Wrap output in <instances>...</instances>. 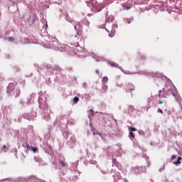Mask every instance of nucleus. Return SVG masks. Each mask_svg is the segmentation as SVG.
I'll return each instance as SVG.
<instances>
[{
	"mask_svg": "<svg viewBox=\"0 0 182 182\" xmlns=\"http://www.w3.org/2000/svg\"><path fill=\"white\" fill-rule=\"evenodd\" d=\"M112 28H113L111 30V33L109 34V36L110 38H113L114 36V33H116V31L114 30V28H117V24H113Z\"/></svg>",
	"mask_w": 182,
	"mask_h": 182,
	"instance_id": "f257e3e1",
	"label": "nucleus"
},
{
	"mask_svg": "<svg viewBox=\"0 0 182 182\" xmlns=\"http://www.w3.org/2000/svg\"><path fill=\"white\" fill-rule=\"evenodd\" d=\"M7 89L9 92H14L15 90V84L9 83Z\"/></svg>",
	"mask_w": 182,
	"mask_h": 182,
	"instance_id": "f03ea898",
	"label": "nucleus"
},
{
	"mask_svg": "<svg viewBox=\"0 0 182 182\" xmlns=\"http://www.w3.org/2000/svg\"><path fill=\"white\" fill-rule=\"evenodd\" d=\"M65 159H59L58 160V163H59V164H60V167H65L66 166V164H65Z\"/></svg>",
	"mask_w": 182,
	"mask_h": 182,
	"instance_id": "7ed1b4c3",
	"label": "nucleus"
},
{
	"mask_svg": "<svg viewBox=\"0 0 182 182\" xmlns=\"http://www.w3.org/2000/svg\"><path fill=\"white\" fill-rule=\"evenodd\" d=\"M113 21H114V17H113V16H107L106 22L109 23V22H113Z\"/></svg>",
	"mask_w": 182,
	"mask_h": 182,
	"instance_id": "20e7f679",
	"label": "nucleus"
},
{
	"mask_svg": "<svg viewBox=\"0 0 182 182\" xmlns=\"http://www.w3.org/2000/svg\"><path fill=\"white\" fill-rule=\"evenodd\" d=\"M109 82V78L107 77H104L102 80V85H107Z\"/></svg>",
	"mask_w": 182,
	"mask_h": 182,
	"instance_id": "39448f33",
	"label": "nucleus"
},
{
	"mask_svg": "<svg viewBox=\"0 0 182 182\" xmlns=\"http://www.w3.org/2000/svg\"><path fill=\"white\" fill-rule=\"evenodd\" d=\"M173 95L174 96L175 99L176 100L180 101L181 100V97H180V95H178V92H173Z\"/></svg>",
	"mask_w": 182,
	"mask_h": 182,
	"instance_id": "423d86ee",
	"label": "nucleus"
},
{
	"mask_svg": "<svg viewBox=\"0 0 182 182\" xmlns=\"http://www.w3.org/2000/svg\"><path fill=\"white\" fill-rule=\"evenodd\" d=\"M128 89L129 90H136V87H134V85H133V84L129 83L128 84Z\"/></svg>",
	"mask_w": 182,
	"mask_h": 182,
	"instance_id": "0eeeda50",
	"label": "nucleus"
},
{
	"mask_svg": "<svg viewBox=\"0 0 182 182\" xmlns=\"http://www.w3.org/2000/svg\"><path fill=\"white\" fill-rule=\"evenodd\" d=\"M94 8H95V9H97V11H102V6H100L99 4H97L94 6Z\"/></svg>",
	"mask_w": 182,
	"mask_h": 182,
	"instance_id": "6e6552de",
	"label": "nucleus"
},
{
	"mask_svg": "<svg viewBox=\"0 0 182 182\" xmlns=\"http://www.w3.org/2000/svg\"><path fill=\"white\" fill-rule=\"evenodd\" d=\"M110 66H112V68H117V66H119V64L114 63V62H110L109 63Z\"/></svg>",
	"mask_w": 182,
	"mask_h": 182,
	"instance_id": "1a4fd4ad",
	"label": "nucleus"
},
{
	"mask_svg": "<svg viewBox=\"0 0 182 182\" xmlns=\"http://www.w3.org/2000/svg\"><path fill=\"white\" fill-rule=\"evenodd\" d=\"M102 90H104V92H106V90H107L108 89L107 84H102Z\"/></svg>",
	"mask_w": 182,
	"mask_h": 182,
	"instance_id": "9d476101",
	"label": "nucleus"
},
{
	"mask_svg": "<svg viewBox=\"0 0 182 182\" xmlns=\"http://www.w3.org/2000/svg\"><path fill=\"white\" fill-rule=\"evenodd\" d=\"M122 6L126 9L127 11L130 9L132 8V6L130 5H127V4H123Z\"/></svg>",
	"mask_w": 182,
	"mask_h": 182,
	"instance_id": "9b49d317",
	"label": "nucleus"
},
{
	"mask_svg": "<svg viewBox=\"0 0 182 182\" xmlns=\"http://www.w3.org/2000/svg\"><path fill=\"white\" fill-rule=\"evenodd\" d=\"M176 164H181V156H178V158L176 162Z\"/></svg>",
	"mask_w": 182,
	"mask_h": 182,
	"instance_id": "f8f14e48",
	"label": "nucleus"
},
{
	"mask_svg": "<svg viewBox=\"0 0 182 182\" xmlns=\"http://www.w3.org/2000/svg\"><path fill=\"white\" fill-rule=\"evenodd\" d=\"M77 102H79V97H75L73 98V102L76 104V103H77Z\"/></svg>",
	"mask_w": 182,
	"mask_h": 182,
	"instance_id": "ddd939ff",
	"label": "nucleus"
},
{
	"mask_svg": "<svg viewBox=\"0 0 182 182\" xmlns=\"http://www.w3.org/2000/svg\"><path fill=\"white\" fill-rule=\"evenodd\" d=\"M31 150H33V153H36V151H38L37 147L31 146Z\"/></svg>",
	"mask_w": 182,
	"mask_h": 182,
	"instance_id": "4468645a",
	"label": "nucleus"
},
{
	"mask_svg": "<svg viewBox=\"0 0 182 182\" xmlns=\"http://www.w3.org/2000/svg\"><path fill=\"white\" fill-rule=\"evenodd\" d=\"M132 21H133V18H127V23H132Z\"/></svg>",
	"mask_w": 182,
	"mask_h": 182,
	"instance_id": "2eb2a0df",
	"label": "nucleus"
},
{
	"mask_svg": "<svg viewBox=\"0 0 182 182\" xmlns=\"http://www.w3.org/2000/svg\"><path fill=\"white\" fill-rule=\"evenodd\" d=\"M129 130L131 132H136L137 130V129L134 128V127H129Z\"/></svg>",
	"mask_w": 182,
	"mask_h": 182,
	"instance_id": "dca6fc26",
	"label": "nucleus"
},
{
	"mask_svg": "<svg viewBox=\"0 0 182 182\" xmlns=\"http://www.w3.org/2000/svg\"><path fill=\"white\" fill-rule=\"evenodd\" d=\"M129 136H130V137H132V139H134V137H135L134 133H133V132H129Z\"/></svg>",
	"mask_w": 182,
	"mask_h": 182,
	"instance_id": "f3484780",
	"label": "nucleus"
},
{
	"mask_svg": "<svg viewBox=\"0 0 182 182\" xmlns=\"http://www.w3.org/2000/svg\"><path fill=\"white\" fill-rule=\"evenodd\" d=\"M14 38L12 37H9L8 40L10 41V42H12L14 41Z\"/></svg>",
	"mask_w": 182,
	"mask_h": 182,
	"instance_id": "a211bd4d",
	"label": "nucleus"
},
{
	"mask_svg": "<svg viewBox=\"0 0 182 182\" xmlns=\"http://www.w3.org/2000/svg\"><path fill=\"white\" fill-rule=\"evenodd\" d=\"M26 147L28 150H30L31 149V146H29V144H26Z\"/></svg>",
	"mask_w": 182,
	"mask_h": 182,
	"instance_id": "6ab92c4d",
	"label": "nucleus"
},
{
	"mask_svg": "<svg viewBox=\"0 0 182 182\" xmlns=\"http://www.w3.org/2000/svg\"><path fill=\"white\" fill-rule=\"evenodd\" d=\"M158 112H159V113H161V114H163V110L161 109H158Z\"/></svg>",
	"mask_w": 182,
	"mask_h": 182,
	"instance_id": "aec40b11",
	"label": "nucleus"
},
{
	"mask_svg": "<svg viewBox=\"0 0 182 182\" xmlns=\"http://www.w3.org/2000/svg\"><path fill=\"white\" fill-rule=\"evenodd\" d=\"M95 73H96L97 75H99V73H100V71L98 69H97V70H95Z\"/></svg>",
	"mask_w": 182,
	"mask_h": 182,
	"instance_id": "412c9836",
	"label": "nucleus"
},
{
	"mask_svg": "<svg viewBox=\"0 0 182 182\" xmlns=\"http://www.w3.org/2000/svg\"><path fill=\"white\" fill-rule=\"evenodd\" d=\"M159 105H163V101L160 100L159 102Z\"/></svg>",
	"mask_w": 182,
	"mask_h": 182,
	"instance_id": "4be33fe9",
	"label": "nucleus"
},
{
	"mask_svg": "<svg viewBox=\"0 0 182 182\" xmlns=\"http://www.w3.org/2000/svg\"><path fill=\"white\" fill-rule=\"evenodd\" d=\"M171 159L172 160H174V159H176V156H172Z\"/></svg>",
	"mask_w": 182,
	"mask_h": 182,
	"instance_id": "5701e85b",
	"label": "nucleus"
},
{
	"mask_svg": "<svg viewBox=\"0 0 182 182\" xmlns=\"http://www.w3.org/2000/svg\"><path fill=\"white\" fill-rule=\"evenodd\" d=\"M3 149H6V145H4Z\"/></svg>",
	"mask_w": 182,
	"mask_h": 182,
	"instance_id": "b1692460",
	"label": "nucleus"
},
{
	"mask_svg": "<svg viewBox=\"0 0 182 182\" xmlns=\"http://www.w3.org/2000/svg\"><path fill=\"white\" fill-rule=\"evenodd\" d=\"M75 31H77V28H76V26H74Z\"/></svg>",
	"mask_w": 182,
	"mask_h": 182,
	"instance_id": "393cba45",
	"label": "nucleus"
},
{
	"mask_svg": "<svg viewBox=\"0 0 182 182\" xmlns=\"http://www.w3.org/2000/svg\"><path fill=\"white\" fill-rule=\"evenodd\" d=\"M106 31H107V32H110V30H107V29H106Z\"/></svg>",
	"mask_w": 182,
	"mask_h": 182,
	"instance_id": "a878e982",
	"label": "nucleus"
},
{
	"mask_svg": "<svg viewBox=\"0 0 182 182\" xmlns=\"http://www.w3.org/2000/svg\"><path fill=\"white\" fill-rule=\"evenodd\" d=\"M34 178H36V176H34Z\"/></svg>",
	"mask_w": 182,
	"mask_h": 182,
	"instance_id": "bb28decb",
	"label": "nucleus"
}]
</instances>
